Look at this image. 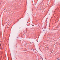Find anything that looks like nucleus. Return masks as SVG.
I'll use <instances>...</instances> for the list:
<instances>
[{
	"label": "nucleus",
	"mask_w": 60,
	"mask_h": 60,
	"mask_svg": "<svg viewBox=\"0 0 60 60\" xmlns=\"http://www.w3.org/2000/svg\"><path fill=\"white\" fill-rule=\"evenodd\" d=\"M0 46H1V44L0 43V49H1V48H0Z\"/></svg>",
	"instance_id": "1"
},
{
	"label": "nucleus",
	"mask_w": 60,
	"mask_h": 60,
	"mask_svg": "<svg viewBox=\"0 0 60 60\" xmlns=\"http://www.w3.org/2000/svg\"><path fill=\"white\" fill-rule=\"evenodd\" d=\"M18 38H19V37H18Z\"/></svg>",
	"instance_id": "2"
}]
</instances>
